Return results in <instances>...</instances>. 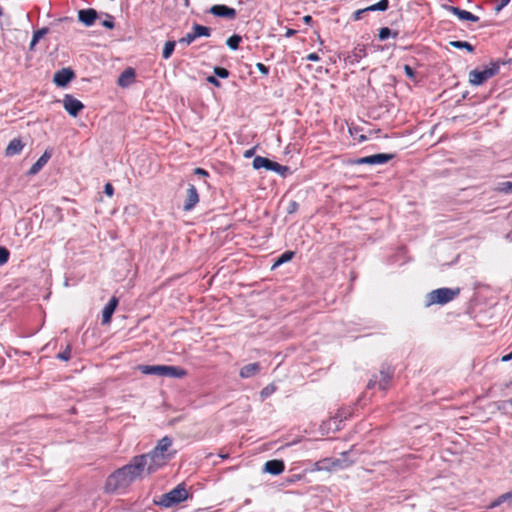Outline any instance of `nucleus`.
<instances>
[{"label": "nucleus", "instance_id": "obj_8", "mask_svg": "<svg viewBox=\"0 0 512 512\" xmlns=\"http://www.w3.org/2000/svg\"><path fill=\"white\" fill-rule=\"evenodd\" d=\"M63 106L65 110L73 117H76L84 108L83 103L70 94L64 96Z\"/></svg>", "mask_w": 512, "mask_h": 512}, {"label": "nucleus", "instance_id": "obj_5", "mask_svg": "<svg viewBox=\"0 0 512 512\" xmlns=\"http://www.w3.org/2000/svg\"><path fill=\"white\" fill-rule=\"evenodd\" d=\"M499 69L500 66L498 63H492L490 66H487L482 70L474 69L469 73V81L472 85H481L489 78L496 75L499 72Z\"/></svg>", "mask_w": 512, "mask_h": 512}, {"label": "nucleus", "instance_id": "obj_31", "mask_svg": "<svg viewBox=\"0 0 512 512\" xmlns=\"http://www.w3.org/2000/svg\"><path fill=\"white\" fill-rule=\"evenodd\" d=\"M450 45L457 49H466L469 52L474 51V46H472L469 42H466V41L455 40V41H451Z\"/></svg>", "mask_w": 512, "mask_h": 512}, {"label": "nucleus", "instance_id": "obj_4", "mask_svg": "<svg viewBox=\"0 0 512 512\" xmlns=\"http://www.w3.org/2000/svg\"><path fill=\"white\" fill-rule=\"evenodd\" d=\"M460 288H438L426 295V305H444L454 300L460 294Z\"/></svg>", "mask_w": 512, "mask_h": 512}, {"label": "nucleus", "instance_id": "obj_52", "mask_svg": "<svg viewBox=\"0 0 512 512\" xmlns=\"http://www.w3.org/2000/svg\"><path fill=\"white\" fill-rule=\"evenodd\" d=\"M303 21H304L305 24L311 25L312 22H313V19H312V17L310 15H306V16L303 17Z\"/></svg>", "mask_w": 512, "mask_h": 512}, {"label": "nucleus", "instance_id": "obj_18", "mask_svg": "<svg viewBox=\"0 0 512 512\" xmlns=\"http://www.w3.org/2000/svg\"><path fill=\"white\" fill-rule=\"evenodd\" d=\"M51 154L47 151H45L39 159L30 167L28 170V175L33 176L36 175L48 162L50 159Z\"/></svg>", "mask_w": 512, "mask_h": 512}, {"label": "nucleus", "instance_id": "obj_47", "mask_svg": "<svg viewBox=\"0 0 512 512\" xmlns=\"http://www.w3.org/2000/svg\"><path fill=\"white\" fill-rule=\"evenodd\" d=\"M194 174L195 175H199V176H208V172L202 168H195L194 169Z\"/></svg>", "mask_w": 512, "mask_h": 512}, {"label": "nucleus", "instance_id": "obj_53", "mask_svg": "<svg viewBox=\"0 0 512 512\" xmlns=\"http://www.w3.org/2000/svg\"><path fill=\"white\" fill-rule=\"evenodd\" d=\"M510 360H512V352H511V353H509V354L504 355V356L502 357V359H501V361H502V362H508V361H510Z\"/></svg>", "mask_w": 512, "mask_h": 512}, {"label": "nucleus", "instance_id": "obj_9", "mask_svg": "<svg viewBox=\"0 0 512 512\" xmlns=\"http://www.w3.org/2000/svg\"><path fill=\"white\" fill-rule=\"evenodd\" d=\"M75 73L71 68H62L54 74V83L59 87H65L73 78Z\"/></svg>", "mask_w": 512, "mask_h": 512}, {"label": "nucleus", "instance_id": "obj_7", "mask_svg": "<svg viewBox=\"0 0 512 512\" xmlns=\"http://www.w3.org/2000/svg\"><path fill=\"white\" fill-rule=\"evenodd\" d=\"M394 158L393 154L387 153H379L370 156L361 157L356 160V163L359 165L368 164V165H380L387 163L391 159Z\"/></svg>", "mask_w": 512, "mask_h": 512}, {"label": "nucleus", "instance_id": "obj_28", "mask_svg": "<svg viewBox=\"0 0 512 512\" xmlns=\"http://www.w3.org/2000/svg\"><path fill=\"white\" fill-rule=\"evenodd\" d=\"M389 8V0H380L376 4L366 7L368 12L386 11Z\"/></svg>", "mask_w": 512, "mask_h": 512}, {"label": "nucleus", "instance_id": "obj_15", "mask_svg": "<svg viewBox=\"0 0 512 512\" xmlns=\"http://www.w3.org/2000/svg\"><path fill=\"white\" fill-rule=\"evenodd\" d=\"M187 371L179 366L163 365L162 377L183 378Z\"/></svg>", "mask_w": 512, "mask_h": 512}, {"label": "nucleus", "instance_id": "obj_17", "mask_svg": "<svg viewBox=\"0 0 512 512\" xmlns=\"http://www.w3.org/2000/svg\"><path fill=\"white\" fill-rule=\"evenodd\" d=\"M284 469L285 465L282 460H269L264 465V471L272 475H279Z\"/></svg>", "mask_w": 512, "mask_h": 512}, {"label": "nucleus", "instance_id": "obj_16", "mask_svg": "<svg viewBox=\"0 0 512 512\" xmlns=\"http://www.w3.org/2000/svg\"><path fill=\"white\" fill-rule=\"evenodd\" d=\"M97 12L96 10L90 8V9H82L78 12V19L80 22H82L86 26H91L97 19Z\"/></svg>", "mask_w": 512, "mask_h": 512}, {"label": "nucleus", "instance_id": "obj_10", "mask_svg": "<svg viewBox=\"0 0 512 512\" xmlns=\"http://www.w3.org/2000/svg\"><path fill=\"white\" fill-rule=\"evenodd\" d=\"M209 12L217 17L227 18V19H234L236 17V10L234 8L228 7L223 4H216L213 5Z\"/></svg>", "mask_w": 512, "mask_h": 512}, {"label": "nucleus", "instance_id": "obj_24", "mask_svg": "<svg viewBox=\"0 0 512 512\" xmlns=\"http://www.w3.org/2000/svg\"><path fill=\"white\" fill-rule=\"evenodd\" d=\"M504 503H508L509 505L512 504V492H507L502 495H500L498 498H496L493 502H491L488 505L489 509L496 508Z\"/></svg>", "mask_w": 512, "mask_h": 512}, {"label": "nucleus", "instance_id": "obj_20", "mask_svg": "<svg viewBox=\"0 0 512 512\" xmlns=\"http://www.w3.org/2000/svg\"><path fill=\"white\" fill-rule=\"evenodd\" d=\"M24 147V144L22 143L21 139L14 138L12 139L8 146L5 149V154L7 156H14L16 154H19Z\"/></svg>", "mask_w": 512, "mask_h": 512}, {"label": "nucleus", "instance_id": "obj_42", "mask_svg": "<svg viewBox=\"0 0 512 512\" xmlns=\"http://www.w3.org/2000/svg\"><path fill=\"white\" fill-rule=\"evenodd\" d=\"M510 0H499V2L495 6V11L498 13L500 12L508 3Z\"/></svg>", "mask_w": 512, "mask_h": 512}, {"label": "nucleus", "instance_id": "obj_37", "mask_svg": "<svg viewBox=\"0 0 512 512\" xmlns=\"http://www.w3.org/2000/svg\"><path fill=\"white\" fill-rule=\"evenodd\" d=\"M214 74L220 78H227L229 76V71L223 67H215Z\"/></svg>", "mask_w": 512, "mask_h": 512}, {"label": "nucleus", "instance_id": "obj_33", "mask_svg": "<svg viewBox=\"0 0 512 512\" xmlns=\"http://www.w3.org/2000/svg\"><path fill=\"white\" fill-rule=\"evenodd\" d=\"M396 38L398 36V32H392L388 27H383L379 30L378 37L381 41L388 39L390 36Z\"/></svg>", "mask_w": 512, "mask_h": 512}, {"label": "nucleus", "instance_id": "obj_44", "mask_svg": "<svg viewBox=\"0 0 512 512\" xmlns=\"http://www.w3.org/2000/svg\"><path fill=\"white\" fill-rule=\"evenodd\" d=\"M256 67L264 75H267L269 73V68L263 63H257Z\"/></svg>", "mask_w": 512, "mask_h": 512}, {"label": "nucleus", "instance_id": "obj_25", "mask_svg": "<svg viewBox=\"0 0 512 512\" xmlns=\"http://www.w3.org/2000/svg\"><path fill=\"white\" fill-rule=\"evenodd\" d=\"M272 160L262 157V156H256L253 159L252 166L255 170H259L261 168H264L266 170H270Z\"/></svg>", "mask_w": 512, "mask_h": 512}, {"label": "nucleus", "instance_id": "obj_14", "mask_svg": "<svg viewBox=\"0 0 512 512\" xmlns=\"http://www.w3.org/2000/svg\"><path fill=\"white\" fill-rule=\"evenodd\" d=\"M367 56V51L365 45L358 44L345 58V61H348L350 64H356L360 62V60Z\"/></svg>", "mask_w": 512, "mask_h": 512}, {"label": "nucleus", "instance_id": "obj_2", "mask_svg": "<svg viewBox=\"0 0 512 512\" xmlns=\"http://www.w3.org/2000/svg\"><path fill=\"white\" fill-rule=\"evenodd\" d=\"M171 445L172 440L165 436L159 440L157 446L151 452L137 456L145 458V468L148 474L155 472L170 459V455L167 451Z\"/></svg>", "mask_w": 512, "mask_h": 512}, {"label": "nucleus", "instance_id": "obj_12", "mask_svg": "<svg viewBox=\"0 0 512 512\" xmlns=\"http://www.w3.org/2000/svg\"><path fill=\"white\" fill-rule=\"evenodd\" d=\"M445 9L452 14L456 15L460 20L462 21H471V22H478L479 17L472 14L469 11L463 10L459 7L455 6H445Z\"/></svg>", "mask_w": 512, "mask_h": 512}, {"label": "nucleus", "instance_id": "obj_40", "mask_svg": "<svg viewBox=\"0 0 512 512\" xmlns=\"http://www.w3.org/2000/svg\"><path fill=\"white\" fill-rule=\"evenodd\" d=\"M366 12H368V11L366 10V8L356 10V11L353 13V15H352V19H353L354 21H359V20H361V19H362L363 14H364V13H366Z\"/></svg>", "mask_w": 512, "mask_h": 512}, {"label": "nucleus", "instance_id": "obj_50", "mask_svg": "<svg viewBox=\"0 0 512 512\" xmlns=\"http://www.w3.org/2000/svg\"><path fill=\"white\" fill-rule=\"evenodd\" d=\"M296 33H297V31H296V30L291 29V28H288V29L286 30L285 36L289 38V37L294 36Z\"/></svg>", "mask_w": 512, "mask_h": 512}, {"label": "nucleus", "instance_id": "obj_36", "mask_svg": "<svg viewBox=\"0 0 512 512\" xmlns=\"http://www.w3.org/2000/svg\"><path fill=\"white\" fill-rule=\"evenodd\" d=\"M57 358L62 361H68L71 358V347L68 345L64 351L57 355Z\"/></svg>", "mask_w": 512, "mask_h": 512}, {"label": "nucleus", "instance_id": "obj_48", "mask_svg": "<svg viewBox=\"0 0 512 512\" xmlns=\"http://www.w3.org/2000/svg\"><path fill=\"white\" fill-rule=\"evenodd\" d=\"M329 463V460L328 459H325V460H322V461H319L317 463V466H318V469H328V466L327 464Z\"/></svg>", "mask_w": 512, "mask_h": 512}, {"label": "nucleus", "instance_id": "obj_35", "mask_svg": "<svg viewBox=\"0 0 512 512\" xmlns=\"http://www.w3.org/2000/svg\"><path fill=\"white\" fill-rule=\"evenodd\" d=\"M9 251L6 247L0 246V265L7 263L9 259Z\"/></svg>", "mask_w": 512, "mask_h": 512}, {"label": "nucleus", "instance_id": "obj_34", "mask_svg": "<svg viewBox=\"0 0 512 512\" xmlns=\"http://www.w3.org/2000/svg\"><path fill=\"white\" fill-rule=\"evenodd\" d=\"M275 391H276L275 385L269 384L261 390L260 396L262 399H266L269 396H271Z\"/></svg>", "mask_w": 512, "mask_h": 512}, {"label": "nucleus", "instance_id": "obj_41", "mask_svg": "<svg viewBox=\"0 0 512 512\" xmlns=\"http://www.w3.org/2000/svg\"><path fill=\"white\" fill-rule=\"evenodd\" d=\"M102 25L108 29H113L114 28L113 17L110 15H107V19L102 21Z\"/></svg>", "mask_w": 512, "mask_h": 512}, {"label": "nucleus", "instance_id": "obj_27", "mask_svg": "<svg viewBox=\"0 0 512 512\" xmlns=\"http://www.w3.org/2000/svg\"><path fill=\"white\" fill-rule=\"evenodd\" d=\"M294 255H295V253L293 251H285L274 262V264L272 265V270L276 269L277 267H279L280 265H282L286 262L291 261L293 259Z\"/></svg>", "mask_w": 512, "mask_h": 512}, {"label": "nucleus", "instance_id": "obj_13", "mask_svg": "<svg viewBox=\"0 0 512 512\" xmlns=\"http://www.w3.org/2000/svg\"><path fill=\"white\" fill-rule=\"evenodd\" d=\"M117 305H118V298L113 296L102 310V321L101 322L103 325L109 324L111 322L112 315L115 312Z\"/></svg>", "mask_w": 512, "mask_h": 512}, {"label": "nucleus", "instance_id": "obj_26", "mask_svg": "<svg viewBox=\"0 0 512 512\" xmlns=\"http://www.w3.org/2000/svg\"><path fill=\"white\" fill-rule=\"evenodd\" d=\"M48 33H49V28L48 27H43L41 29H38V30L34 31L32 40H31L30 45H29V49L31 51L34 50L36 44L40 41V39H42Z\"/></svg>", "mask_w": 512, "mask_h": 512}, {"label": "nucleus", "instance_id": "obj_54", "mask_svg": "<svg viewBox=\"0 0 512 512\" xmlns=\"http://www.w3.org/2000/svg\"><path fill=\"white\" fill-rule=\"evenodd\" d=\"M296 207H297V203L296 202H292L291 203V208H290L289 212L295 211Z\"/></svg>", "mask_w": 512, "mask_h": 512}, {"label": "nucleus", "instance_id": "obj_29", "mask_svg": "<svg viewBox=\"0 0 512 512\" xmlns=\"http://www.w3.org/2000/svg\"><path fill=\"white\" fill-rule=\"evenodd\" d=\"M276 172L277 174L281 175L282 177H285L287 173L289 172V167L279 164L278 162L272 161L270 170Z\"/></svg>", "mask_w": 512, "mask_h": 512}, {"label": "nucleus", "instance_id": "obj_32", "mask_svg": "<svg viewBox=\"0 0 512 512\" xmlns=\"http://www.w3.org/2000/svg\"><path fill=\"white\" fill-rule=\"evenodd\" d=\"M175 41H167L164 45L162 56L164 59H168L171 57L174 49H175Z\"/></svg>", "mask_w": 512, "mask_h": 512}, {"label": "nucleus", "instance_id": "obj_43", "mask_svg": "<svg viewBox=\"0 0 512 512\" xmlns=\"http://www.w3.org/2000/svg\"><path fill=\"white\" fill-rule=\"evenodd\" d=\"M104 193H105L107 196H109V197H112V196H113V194H114V188H113V186H112V184H111V183H107V184H105V186H104Z\"/></svg>", "mask_w": 512, "mask_h": 512}, {"label": "nucleus", "instance_id": "obj_49", "mask_svg": "<svg viewBox=\"0 0 512 512\" xmlns=\"http://www.w3.org/2000/svg\"><path fill=\"white\" fill-rule=\"evenodd\" d=\"M207 81L217 87L220 86V82L214 76H209Z\"/></svg>", "mask_w": 512, "mask_h": 512}, {"label": "nucleus", "instance_id": "obj_38", "mask_svg": "<svg viewBox=\"0 0 512 512\" xmlns=\"http://www.w3.org/2000/svg\"><path fill=\"white\" fill-rule=\"evenodd\" d=\"M403 68H404V72H405L406 76L414 81L416 79V73H415L414 69L409 65H404Z\"/></svg>", "mask_w": 512, "mask_h": 512}, {"label": "nucleus", "instance_id": "obj_45", "mask_svg": "<svg viewBox=\"0 0 512 512\" xmlns=\"http://www.w3.org/2000/svg\"><path fill=\"white\" fill-rule=\"evenodd\" d=\"M305 59L307 61H312V62H316V61H319L320 60V57L317 53H310L308 54Z\"/></svg>", "mask_w": 512, "mask_h": 512}, {"label": "nucleus", "instance_id": "obj_6", "mask_svg": "<svg viewBox=\"0 0 512 512\" xmlns=\"http://www.w3.org/2000/svg\"><path fill=\"white\" fill-rule=\"evenodd\" d=\"M211 35V29L209 27L194 24L192 31L187 33L184 37L179 40L180 44L190 45L198 37H209Z\"/></svg>", "mask_w": 512, "mask_h": 512}, {"label": "nucleus", "instance_id": "obj_55", "mask_svg": "<svg viewBox=\"0 0 512 512\" xmlns=\"http://www.w3.org/2000/svg\"><path fill=\"white\" fill-rule=\"evenodd\" d=\"M3 15L2 7L0 6V17Z\"/></svg>", "mask_w": 512, "mask_h": 512}, {"label": "nucleus", "instance_id": "obj_21", "mask_svg": "<svg viewBox=\"0 0 512 512\" xmlns=\"http://www.w3.org/2000/svg\"><path fill=\"white\" fill-rule=\"evenodd\" d=\"M260 371V364L259 363H250L245 366H243L240 369L239 375L241 378H250L254 375H256Z\"/></svg>", "mask_w": 512, "mask_h": 512}, {"label": "nucleus", "instance_id": "obj_23", "mask_svg": "<svg viewBox=\"0 0 512 512\" xmlns=\"http://www.w3.org/2000/svg\"><path fill=\"white\" fill-rule=\"evenodd\" d=\"M134 77V70L132 68H128L119 76L118 85L121 87H126L133 81Z\"/></svg>", "mask_w": 512, "mask_h": 512}, {"label": "nucleus", "instance_id": "obj_39", "mask_svg": "<svg viewBox=\"0 0 512 512\" xmlns=\"http://www.w3.org/2000/svg\"><path fill=\"white\" fill-rule=\"evenodd\" d=\"M499 190L505 193H512V182L506 181L501 183Z\"/></svg>", "mask_w": 512, "mask_h": 512}, {"label": "nucleus", "instance_id": "obj_30", "mask_svg": "<svg viewBox=\"0 0 512 512\" xmlns=\"http://www.w3.org/2000/svg\"><path fill=\"white\" fill-rule=\"evenodd\" d=\"M241 40L242 38L240 35L234 34L227 39L226 44L230 49L237 50Z\"/></svg>", "mask_w": 512, "mask_h": 512}, {"label": "nucleus", "instance_id": "obj_3", "mask_svg": "<svg viewBox=\"0 0 512 512\" xmlns=\"http://www.w3.org/2000/svg\"><path fill=\"white\" fill-rule=\"evenodd\" d=\"M189 498V493L184 483L178 484L175 488L167 493L153 498V504L163 507L172 508Z\"/></svg>", "mask_w": 512, "mask_h": 512}, {"label": "nucleus", "instance_id": "obj_46", "mask_svg": "<svg viewBox=\"0 0 512 512\" xmlns=\"http://www.w3.org/2000/svg\"><path fill=\"white\" fill-rule=\"evenodd\" d=\"M255 151H256V147L246 150L243 153L244 158H251L255 154Z\"/></svg>", "mask_w": 512, "mask_h": 512}, {"label": "nucleus", "instance_id": "obj_22", "mask_svg": "<svg viewBox=\"0 0 512 512\" xmlns=\"http://www.w3.org/2000/svg\"><path fill=\"white\" fill-rule=\"evenodd\" d=\"M137 369L145 375H157L162 377L163 365H139Z\"/></svg>", "mask_w": 512, "mask_h": 512}, {"label": "nucleus", "instance_id": "obj_19", "mask_svg": "<svg viewBox=\"0 0 512 512\" xmlns=\"http://www.w3.org/2000/svg\"><path fill=\"white\" fill-rule=\"evenodd\" d=\"M392 376L393 370H391L390 367H382L379 374L380 379L378 380L379 389L386 390Z\"/></svg>", "mask_w": 512, "mask_h": 512}, {"label": "nucleus", "instance_id": "obj_1", "mask_svg": "<svg viewBox=\"0 0 512 512\" xmlns=\"http://www.w3.org/2000/svg\"><path fill=\"white\" fill-rule=\"evenodd\" d=\"M146 471L145 458L133 457L127 465L111 473L105 482V492L115 493L126 490L136 479Z\"/></svg>", "mask_w": 512, "mask_h": 512}, {"label": "nucleus", "instance_id": "obj_51", "mask_svg": "<svg viewBox=\"0 0 512 512\" xmlns=\"http://www.w3.org/2000/svg\"><path fill=\"white\" fill-rule=\"evenodd\" d=\"M376 384H378L377 377H375V379H370V381L368 382L367 387L368 388H374L376 386Z\"/></svg>", "mask_w": 512, "mask_h": 512}, {"label": "nucleus", "instance_id": "obj_11", "mask_svg": "<svg viewBox=\"0 0 512 512\" xmlns=\"http://www.w3.org/2000/svg\"><path fill=\"white\" fill-rule=\"evenodd\" d=\"M199 202V195L197 189L194 185H189L186 193V199L184 202V210L190 211L192 210L196 204Z\"/></svg>", "mask_w": 512, "mask_h": 512}]
</instances>
